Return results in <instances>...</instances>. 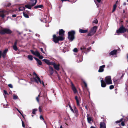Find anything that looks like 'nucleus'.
Returning <instances> with one entry per match:
<instances>
[{"label": "nucleus", "instance_id": "5", "mask_svg": "<svg viewBox=\"0 0 128 128\" xmlns=\"http://www.w3.org/2000/svg\"><path fill=\"white\" fill-rule=\"evenodd\" d=\"M96 26H94L91 30L90 32L88 34V35L89 36H91L93 35L96 32Z\"/></svg>", "mask_w": 128, "mask_h": 128}, {"label": "nucleus", "instance_id": "4", "mask_svg": "<svg viewBox=\"0 0 128 128\" xmlns=\"http://www.w3.org/2000/svg\"><path fill=\"white\" fill-rule=\"evenodd\" d=\"M126 29L122 26L116 30V32L118 34L123 33L126 32Z\"/></svg>", "mask_w": 128, "mask_h": 128}, {"label": "nucleus", "instance_id": "14", "mask_svg": "<svg viewBox=\"0 0 128 128\" xmlns=\"http://www.w3.org/2000/svg\"><path fill=\"white\" fill-rule=\"evenodd\" d=\"M101 85L102 87L104 88L106 86V84L104 81L103 80H101L100 81Z\"/></svg>", "mask_w": 128, "mask_h": 128}, {"label": "nucleus", "instance_id": "48", "mask_svg": "<svg viewBox=\"0 0 128 128\" xmlns=\"http://www.w3.org/2000/svg\"><path fill=\"white\" fill-rule=\"evenodd\" d=\"M40 50L42 52L44 53V52L43 51V49L42 48H40Z\"/></svg>", "mask_w": 128, "mask_h": 128}, {"label": "nucleus", "instance_id": "52", "mask_svg": "<svg viewBox=\"0 0 128 128\" xmlns=\"http://www.w3.org/2000/svg\"><path fill=\"white\" fill-rule=\"evenodd\" d=\"M39 111L40 112H42V110H41V109L40 107H39Z\"/></svg>", "mask_w": 128, "mask_h": 128}, {"label": "nucleus", "instance_id": "61", "mask_svg": "<svg viewBox=\"0 0 128 128\" xmlns=\"http://www.w3.org/2000/svg\"><path fill=\"white\" fill-rule=\"evenodd\" d=\"M118 2V1H116V4H117Z\"/></svg>", "mask_w": 128, "mask_h": 128}, {"label": "nucleus", "instance_id": "64", "mask_svg": "<svg viewBox=\"0 0 128 128\" xmlns=\"http://www.w3.org/2000/svg\"><path fill=\"white\" fill-rule=\"evenodd\" d=\"M127 58H128V56H127Z\"/></svg>", "mask_w": 128, "mask_h": 128}, {"label": "nucleus", "instance_id": "11", "mask_svg": "<svg viewBox=\"0 0 128 128\" xmlns=\"http://www.w3.org/2000/svg\"><path fill=\"white\" fill-rule=\"evenodd\" d=\"M105 65H103L100 66L98 70V72H103L104 71V68H105Z\"/></svg>", "mask_w": 128, "mask_h": 128}, {"label": "nucleus", "instance_id": "50", "mask_svg": "<svg viewBox=\"0 0 128 128\" xmlns=\"http://www.w3.org/2000/svg\"><path fill=\"white\" fill-rule=\"evenodd\" d=\"M121 125L123 126H124V122H121Z\"/></svg>", "mask_w": 128, "mask_h": 128}, {"label": "nucleus", "instance_id": "17", "mask_svg": "<svg viewBox=\"0 0 128 128\" xmlns=\"http://www.w3.org/2000/svg\"><path fill=\"white\" fill-rule=\"evenodd\" d=\"M34 58L36 60L37 63L40 65H41L42 64V62L41 61L36 58Z\"/></svg>", "mask_w": 128, "mask_h": 128}, {"label": "nucleus", "instance_id": "51", "mask_svg": "<svg viewBox=\"0 0 128 128\" xmlns=\"http://www.w3.org/2000/svg\"><path fill=\"white\" fill-rule=\"evenodd\" d=\"M91 49L90 47L89 48H88L87 49V50H88V51H90Z\"/></svg>", "mask_w": 128, "mask_h": 128}, {"label": "nucleus", "instance_id": "59", "mask_svg": "<svg viewBox=\"0 0 128 128\" xmlns=\"http://www.w3.org/2000/svg\"><path fill=\"white\" fill-rule=\"evenodd\" d=\"M123 4L124 5H125L126 4V3L125 2H124Z\"/></svg>", "mask_w": 128, "mask_h": 128}, {"label": "nucleus", "instance_id": "41", "mask_svg": "<svg viewBox=\"0 0 128 128\" xmlns=\"http://www.w3.org/2000/svg\"><path fill=\"white\" fill-rule=\"evenodd\" d=\"M8 51V50L7 49H6L3 52L6 54V53Z\"/></svg>", "mask_w": 128, "mask_h": 128}, {"label": "nucleus", "instance_id": "53", "mask_svg": "<svg viewBox=\"0 0 128 128\" xmlns=\"http://www.w3.org/2000/svg\"><path fill=\"white\" fill-rule=\"evenodd\" d=\"M17 110H18V112H19V113L21 114L22 115V113H21V112H20L19 111L18 109H17Z\"/></svg>", "mask_w": 128, "mask_h": 128}, {"label": "nucleus", "instance_id": "12", "mask_svg": "<svg viewBox=\"0 0 128 128\" xmlns=\"http://www.w3.org/2000/svg\"><path fill=\"white\" fill-rule=\"evenodd\" d=\"M30 51L33 54L35 55L36 56H37L39 54V52L37 50L34 52L32 50H30Z\"/></svg>", "mask_w": 128, "mask_h": 128}, {"label": "nucleus", "instance_id": "29", "mask_svg": "<svg viewBox=\"0 0 128 128\" xmlns=\"http://www.w3.org/2000/svg\"><path fill=\"white\" fill-rule=\"evenodd\" d=\"M117 6L115 4L114 5L113 9L112 10V12H113L116 10V8Z\"/></svg>", "mask_w": 128, "mask_h": 128}, {"label": "nucleus", "instance_id": "32", "mask_svg": "<svg viewBox=\"0 0 128 128\" xmlns=\"http://www.w3.org/2000/svg\"><path fill=\"white\" fill-rule=\"evenodd\" d=\"M13 48L16 51L18 50V48L16 46H13Z\"/></svg>", "mask_w": 128, "mask_h": 128}, {"label": "nucleus", "instance_id": "56", "mask_svg": "<svg viewBox=\"0 0 128 128\" xmlns=\"http://www.w3.org/2000/svg\"><path fill=\"white\" fill-rule=\"evenodd\" d=\"M12 16L13 17H15L16 16V15L15 14H14Z\"/></svg>", "mask_w": 128, "mask_h": 128}, {"label": "nucleus", "instance_id": "3", "mask_svg": "<svg viewBox=\"0 0 128 128\" xmlns=\"http://www.w3.org/2000/svg\"><path fill=\"white\" fill-rule=\"evenodd\" d=\"M68 38L70 40L72 41L74 38V34H75V32L74 31H72L68 32Z\"/></svg>", "mask_w": 128, "mask_h": 128}, {"label": "nucleus", "instance_id": "40", "mask_svg": "<svg viewBox=\"0 0 128 128\" xmlns=\"http://www.w3.org/2000/svg\"><path fill=\"white\" fill-rule=\"evenodd\" d=\"M78 51V50L77 48H75L73 50V51L74 52H76Z\"/></svg>", "mask_w": 128, "mask_h": 128}, {"label": "nucleus", "instance_id": "63", "mask_svg": "<svg viewBox=\"0 0 128 128\" xmlns=\"http://www.w3.org/2000/svg\"><path fill=\"white\" fill-rule=\"evenodd\" d=\"M63 52H66V51L64 50V49H63Z\"/></svg>", "mask_w": 128, "mask_h": 128}, {"label": "nucleus", "instance_id": "62", "mask_svg": "<svg viewBox=\"0 0 128 128\" xmlns=\"http://www.w3.org/2000/svg\"><path fill=\"white\" fill-rule=\"evenodd\" d=\"M60 128H62V126H61Z\"/></svg>", "mask_w": 128, "mask_h": 128}, {"label": "nucleus", "instance_id": "54", "mask_svg": "<svg viewBox=\"0 0 128 128\" xmlns=\"http://www.w3.org/2000/svg\"><path fill=\"white\" fill-rule=\"evenodd\" d=\"M40 119L42 118V120H44V118L41 116H40Z\"/></svg>", "mask_w": 128, "mask_h": 128}, {"label": "nucleus", "instance_id": "55", "mask_svg": "<svg viewBox=\"0 0 128 128\" xmlns=\"http://www.w3.org/2000/svg\"><path fill=\"white\" fill-rule=\"evenodd\" d=\"M2 51L0 50V58L1 57V56H2Z\"/></svg>", "mask_w": 128, "mask_h": 128}, {"label": "nucleus", "instance_id": "57", "mask_svg": "<svg viewBox=\"0 0 128 128\" xmlns=\"http://www.w3.org/2000/svg\"><path fill=\"white\" fill-rule=\"evenodd\" d=\"M61 1H62V2H63V1H68V0H61Z\"/></svg>", "mask_w": 128, "mask_h": 128}, {"label": "nucleus", "instance_id": "15", "mask_svg": "<svg viewBox=\"0 0 128 128\" xmlns=\"http://www.w3.org/2000/svg\"><path fill=\"white\" fill-rule=\"evenodd\" d=\"M100 128H106V126L104 122H102L100 124Z\"/></svg>", "mask_w": 128, "mask_h": 128}, {"label": "nucleus", "instance_id": "49", "mask_svg": "<svg viewBox=\"0 0 128 128\" xmlns=\"http://www.w3.org/2000/svg\"><path fill=\"white\" fill-rule=\"evenodd\" d=\"M122 121V120H120L119 121H116V123H120Z\"/></svg>", "mask_w": 128, "mask_h": 128}, {"label": "nucleus", "instance_id": "38", "mask_svg": "<svg viewBox=\"0 0 128 128\" xmlns=\"http://www.w3.org/2000/svg\"><path fill=\"white\" fill-rule=\"evenodd\" d=\"M114 88V86L113 85H111L110 86V90L113 89Z\"/></svg>", "mask_w": 128, "mask_h": 128}, {"label": "nucleus", "instance_id": "9", "mask_svg": "<svg viewBox=\"0 0 128 128\" xmlns=\"http://www.w3.org/2000/svg\"><path fill=\"white\" fill-rule=\"evenodd\" d=\"M52 65L53 66L54 68L57 70H59V68L60 65L59 64H56L54 62H53Z\"/></svg>", "mask_w": 128, "mask_h": 128}, {"label": "nucleus", "instance_id": "7", "mask_svg": "<svg viewBox=\"0 0 128 128\" xmlns=\"http://www.w3.org/2000/svg\"><path fill=\"white\" fill-rule=\"evenodd\" d=\"M105 81L107 84H112L111 77L110 76H107L105 78Z\"/></svg>", "mask_w": 128, "mask_h": 128}, {"label": "nucleus", "instance_id": "6", "mask_svg": "<svg viewBox=\"0 0 128 128\" xmlns=\"http://www.w3.org/2000/svg\"><path fill=\"white\" fill-rule=\"evenodd\" d=\"M11 32V31L8 29L5 28L0 30V33L1 34H4L5 33L9 34Z\"/></svg>", "mask_w": 128, "mask_h": 128}, {"label": "nucleus", "instance_id": "26", "mask_svg": "<svg viewBox=\"0 0 128 128\" xmlns=\"http://www.w3.org/2000/svg\"><path fill=\"white\" fill-rule=\"evenodd\" d=\"M28 59L30 60H33V56L31 55H28Z\"/></svg>", "mask_w": 128, "mask_h": 128}, {"label": "nucleus", "instance_id": "19", "mask_svg": "<svg viewBox=\"0 0 128 128\" xmlns=\"http://www.w3.org/2000/svg\"><path fill=\"white\" fill-rule=\"evenodd\" d=\"M72 88L73 90V91L75 93H76L77 92V91L76 90V89L75 88V87L74 86L73 84H72Z\"/></svg>", "mask_w": 128, "mask_h": 128}, {"label": "nucleus", "instance_id": "1", "mask_svg": "<svg viewBox=\"0 0 128 128\" xmlns=\"http://www.w3.org/2000/svg\"><path fill=\"white\" fill-rule=\"evenodd\" d=\"M64 31L62 29H61L59 32V34L61 36H57L55 34L53 36V40L56 43H57L59 41L63 40L64 39Z\"/></svg>", "mask_w": 128, "mask_h": 128}, {"label": "nucleus", "instance_id": "42", "mask_svg": "<svg viewBox=\"0 0 128 128\" xmlns=\"http://www.w3.org/2000/svg\"><path fill=\"white\" fill-rule=\"evenodd\" d=\"M84 82V85H85V86L86 87V88L87 87V84H86V83L84 81L83 82Z\"/></svg>", "mask_w": 128, "mask_h": 128}, {"label": "nucleus", "instance_id": "34", "mask_svg": "<svg viewBox=\"0 0 128 128\" xmlns=\"http://www.w3.org/2000/svg\"><path fill=\"white\" fill-rule=\"evenodd\" d=\"M18 98V96L16 95H13V99L14 100H16Z\"/></svg>", "mask_w": 128, "mask_h": 128}, {"label": "nucleus", "instance_id": "35", "mask_svg": "<svg viewBox=\"0 0 128 128\" xmlns=\"http://www.w3.org/2000/svg\"><path fill=\"white\" fill-rule=\"evenodd\" d=\"M40 94H39L38 95V96L36 98V99L38 102H39V99L38 98L40 96Z\"/></svg>", "mask_w": 128, "mask_h": 128}, {"label": "nucleus", "instance_id": "23", "mask_svg": "<svg viewBox=\"0 0 128 128\" xmlns=\"http://www.w3.org/2000/svg\"><path fill=\"white\" fill-rule=\"evenodd\" d=\"M88 30H84L82 29H80L79 30V32L81 33H86L88 32Z\"/></svg>", "mask_w": 128, "mask_h": 128}, {"label": "nucleus", "instance_id": "43", "mask_svg": "<svg viewBox=\"0 0 128 128\" xmlns=\"http://www.w3.org/2000/svg\"><path fill=\"white\" fill-rule=\"evenodd\" d=\"M8 86L9 87L11 88H12L13 87L12 85L11 84H9L8 85Z\"/></svg>", "mask_w": 128, "mask_h": 128}, {"label": "nucleus", "instance_id": "18", "mask_svg": "<svg viewBox=\"0 0 128 128\" xmlns=\"http://www.w3.org/2000/svg\"><path fill=\"white\" fill-rule=\"evenodd\" d=\"M33 6H32V5L30 3L29 4L26 5H25V7L29 9H31L32 7Z\"/></svg>", "mask_w": 128, "mask_h": 128}, {"label": "nucleus", "instance_id": "45", "mask_svg": "<svg viewBox=\"0 0 128 128\" xmlns=\"http://www.w3.org/2000/svg\"><path fill=\"white\" fill-rule=\"evenodd\" d=\"M22 126L24 128L25 127V126L24 125V122L22 121Z\"/></svg>", "mask_w": 128, "mask_h": 128}, {"label": "nucleus", "instance_id": "10", "mask_svg": "<svg viewBox=\"0 0 128 128\" xmlns=\"http://www.w3.org/2000/svg\"><path fill=\"white\" fill-rule=\"evenodd\" d=\"M42 60L48 65H52L53 62H50L49 60L47 59H44Z\"/></svg>", "mask_w": 128, "mask_h": 128}, {"label": "nucleus", "instance_id": "13", "mask_svg": "<svg viewBox=\"0 0 128 128\" xmlns=\"http://www.w3.org/2000/svg\"><path fill=\"white\" fill-rule=\"evenodd\" d=\"M37 2V0H31L30 3L32 5V6H34L36 5Z\"/></svg>", "mask_w": 128, "mask_h": 128}, {"label": "nucleus", "instance_id": "46", "mask_svg": "<svg viewBox=\"0 0 128 128\" xmlns=\"http://www.w3.org/2000/svg\"><path fill=\"white\" fill-rule=\"evenodd\" d=\"M17 40H16V42H15L14 44V45L13 46H16V45L17 44Z\"/></svg>", "mask_w": 128, "mask_h": 128}, {"label": "nucleus", "instance_id": "20", "mask_svg": "<svg viewBox=\"0 0 128 128\" xmlns=\"http://www.w3.org/2000/svg\"><path fill=\"white\" fill-rule=\"evenodd\" d=\"M4 11H0V16L2 18H4Z\"/></svg>", "mask_w": 128, "mask_h": 128}, {"label": "nucleus", "instance_id": "37", "mask_svg": "<svg viewBox=\"0 0 128 128\" xmlns=\"http://www.w3.org/2000/svg\"><path fill=\"white\" fill-rule=\"evenodd\" d=\"M93 22L95 24H97L98 22L97 20L96 19L94 20L93 21Z\"/></svg>", "mask_w": 128, "mask_h": 128}, {"label": "nucleus", "instance_id": "16", "mask_svg": "<svg viewBox=\"0 0 128 128\" xmlns=\"http://www.w3.org/2000/svg\"><path fill=\"white\" fill-rule=\"evenodd\" d=\"M73 108L74 109V112H73L74 113H75L77 115H78V110L76 107L75 106H73Z\"/></svg>", "mask_w": 128, "mask_h": 128}, {"label": "nucleus", "instance_id": "25", "mask_svg": "<svg viewBox=\"0 0 128 128\" xmlns=\"http://www.w3.org/2000/svg\"><path fill=\"white\" fill-rule=\"evenodd\" d=\"M94 2L96 3V4L97 7H98V4L97 3V2H98V3H100V2L101 0H94Z\"/></svg>", "mask_w": 128, "mask_h": 128}, {"label": "nucleus", "instance_id": "21", "mask_svg": "<svg viewBox=\"0 0 128 128\" xmlns=\"http://www.w3.org/2000/svg\"><path fill=\"white\" fill-rule=\"evenodd\" d=\"M50 71V74L52 75L54 72V70L53 68L51 66H49Z\"/></svg>", "mask_w": 128, "mask_h": 128}, {"label": "nucleus", "instance_id": "22", "mask_svg": "<svg viewBox=\"0 0 128 128\" xmlns=\"http://www.w3.org/2000/svg\"><path fill=\"white\" fill-rule=\"evenodd\" d=\"M87 119L88 122L90 124H91V121H92V118L90 117H88L87 118Z\"/></svg>", "mask_w": 128, "mask_h": 128}, {"label": "nucleus", "instance_id": "44", "mask_svg": "<svg viewBox=\"0 0 128 128\" xmlns=\"http://www.w3.org/2000/svg\"><path fill=\"white\" fill-rule=\"evenodd\" d=\"M69 106L70 109V110H71L72 112H74V110L73 109H72V108L71 107V106L70 105H69Z\"/></svg>", "mask_w": 128, "mask_h": 128}, {"label": "nucleus", "instance_id": "30", "mask_svg": "<svg viewBox=\"0 0 128 128\" xmlns=\"http://www.w3.org/2000/svg\"><path fill=\"white\" fill-rule=\"evenodd\" d=\"M37 56L39 58L41 59H42L43 58V57L39 53V54H38Z\"/></svg>", "mask_w": 128, "mask_h": 128}, {"label": "nucleus", "instance_id": "47", "mask_svg": "<svg viewBox=\"0 0 128 128\" xmlns=\"http://www.w3.org/2000/svg\"><path fill=\"white\" fill-rule=\"evenodd\" d=\"M4 94H8L7 93L6 91L5 90H4Z\"/></svg>", "mask_w": 128, "mask_h": 128}, {"label": "nucleus", "instance_id": "36", "mask_svg": "<svg viewBox=\"0 0 128 128\" xmlns=\"http://www.w3.org/2000/svg\"><path fill=\"white\" fill-rule=\"evenodd\" d=\"M24 16L26 18H28V15L24 13Z\"/></svg>", "mask_w": 128, "mask_h": 128}, {"label": "nucleus", "instance_id": "58", "mask_svg": "<svg viewBox=\"0 0 128 128\" xmlns=\"http://www.w3.org/2000/svg\"><path fill=\"white\" fill-rule=\"evenodd\" d=\"M90 128H96L95 127H94V126H91L90 127Z\"/></svg>", "mask_w": 128, "mask_h": 128}, {"label": "nucleus", "instance_id": "39", "mask_svg": "<svg viewBox=\"0 0 128 128\" xmlns=\"http://www.w3.org/2000/svg\"><path fill=\"white\" fill-rule=\"evenodd\" d=\"M6 54L3 52V53L2 54V56L4 58L6 56Z\"/></svg>", "mask_w": 128, "mask_h": 128}, {"label": "nucleus", "instance_id": "60", "mask_svg": "<svg viewBox=\"0 0 128 128\" xmlns=\"http://www.w3.org/2000/svg\"><path fill=\"white\" fill-rule=\"evenodd\" d=\"M85 108H86V109L88 110V109H87V106H85Z\"/></svg>", "mask_w": 128, "mask_h": 128}, {"label": "nucleus", "instance_id": "8", "mask_svg": "<svg viewBox=\"0 0 128 128\" xmlns=\"http://www.w3.org/2000/svg\"><path fill=\"white\" fill-rule=\"evenodd\" d=\"M75 98L76 100L77 105L80 107L82 111L83 110H82V107H80V98H78L77 96H75Z\"/></svg>", "mask_w": 128, "mask_h": 128}, {"label": "nucleus", "instance_id": "31", "mask_svg": "<svg viewBox=\"0 0 128 128\" xmlns=\"http://www.w3.org/2000/svg\"><path fill=\"white\" fill-rule=\"evenodd\" d=\"M19 8L20 11L22 10L25 9V8L24 7H21Z\"/></svg>", "mask_w": 128, "mask_h": 128}, {"label": "nucleus", "instance_id": "33", "mask_svg": "<svg viewBox=\"0 0 128 128\" xmlns=\"http://www.w3.org/2000/svg\"><path fill=\"white\" fill-rule=\"evenodd\" d=\"M37 110L36 109H33L32 112V113L33 114H35V112Z\"/></svg>", "mask_w": 128, "mask_h": 128}, {"label": "nucleus", "instance_id": "27", "mask_svg": "<svg viewBox=\"0 0 128 128\" xmlns=\"http://www.w3.org/2000/svg\"><path fill=\"white\" fill-rule=\"evenodd\" d=\"M43 5H37L34 7V8H42L43 7Z\"/></svg>", "mask_w": 128, "mask_h": 128}, {"label": "nucleus", "instance_id": "28", "mask_svg": "<svg viewBox=\"0 0 128 128\" xmlns=\"http://www.w3.org/2000/svg\"><path fill=\"white\" fill-rule=\"evenodd\" d=\"M86 49V47L84 46H82L80 48V50H82V52H83Z\"/></svg>", "mask_w": 128, "mask_h": 128}, {"label": "nucleus", "instance_id": "24", "mask_svg": "<svg viewBox=\"0 0 128 128\" xmlns=\"http://www.w3.org/2000/svg\"><path fill=\"white\" fill-rule=\"evenodd\" d=\"M117 51L116 50H114L111 52L110 53V54L112 55L115 54H116Z\"/></svg>", "mask_w": 128, "mask_h": 128}, {"label": "nucleus", "instance_id": "2", "mask_svg": "<svg viewBox=\"0 0 128 128\" xmlns=\"http://www.w3.org/2000/svg\"><path fill=\"white\" fill-rule=\"evenodd\" d=\"M34 75H35L36 76L35 78H33L34 80H35L37 83L38 84L39 82L41 84H42L43 86H44V83L42 81H41L40 78L36 74L35 72H34Z\"/></svg>", "mask_w": 128, "mask_h": 128}]
</instances>
